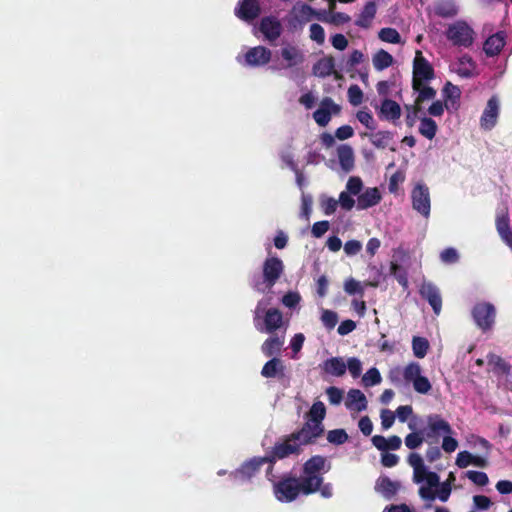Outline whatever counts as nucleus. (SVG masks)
I'll return each instance as SVG.
<instances>
[{
    "label": "nucleus",
    "mask_w": 512,
    "mask_h": 512,
    "mask_svg": "<svg viewBox=\"0 0 512 512\" xmlns=\"http://www.w3.org/2000/svg\"><path fill=\"white\" fill-rule=\"evenodd\" d=\"M269 458L264 456L252 457L244 461L237 469L230 471L229 478L235 484H248L259 473L261 467L267 463Z\"/></svg>",
    "instance_id": "6e6552de"
},
{
    "label": "nucleus",
    "mask_w": 512,
    "mask_h": 512,
    "mask_svg": "<svg viewBox=\"0 0 512 512\" xmlns=\"http://www.w3.org/2000/svg\"><path fill=\"white\" fill-rule=\"evenodd\" d=\"M377 7L374 1H368L358 18L355 20V25L367 29L371 26L373 19L375 18Z\"/></svg>",
    "instance_id": "7c9ffc66"
},
{
    "label": "nucleus",
    "mask_w": 512,
    "mask_h": 512,
    "mask_svg": "<svg viewBox=\"0 0 512 512\" xmlns=\"http://www.w3.org/2000/svg\"><path fill=\"white\" fill-rule=\"evenodd\" d=\"M449 70L462 79H471L479 74L478 65L469 54H462L452 61Z\"/></svg>",
    "instance_id": "4468645a"
},
{
    "label": "nucleus",
    "mask_w": 512,
    "mask_h": 512,
    "mask_svg": "<svg viewBox=\"0 0 512 512\" xmlns=\"http://www.w3.org/2000/svg\"><path fill=\"white\" fill-rule=\"evenodd\" d=\"M281 58L285 62L283 67L291 68L301 64L304 61L303 52L294 45H286L280 51Z\"/></svg>",
    "instance_id": "bb28decb"
},
{
    "label": "nucleus",
    "mask_w": 512,
    "mask_h": 512,
    "mask_svg": "<svg viewBox=\"0 0 512 512\" xmlns=\"http://www.w3.org/2000/svg\"><path fill=\"white\" fill-rule=\"evenodd\" d=\"M340 111V105L336 104L332 98L325 97L321 100L318 109L313 113V119L320 127H325L329 124L332 115H338Z\"/></svg>",
    "instance_id": "dca6fc26"
},
{
    "label": "nucleus",
    "mask_w": 512,
    "mask_h": 512,
    "mask_svg": "<svg viewBox=\"0 0 512 512\" xmlns=\"http://www.w3.org/2000/svg\"><path fill=\"white\" fill-rule=\"evenodd\" d=\"M356 119L369 130L373 131L377 127V123L373 118L372 113L368 110H359L356 113Z\"/></svg>",
    "instance_id": "603ef678"
},
{
    "label": "nucleus",
    "mask_w": 512,
    "mask_h": 512,
    "mask_svg": "<svg viewBox=\"0 0 512 512\" xmlns=\"http://www.w3.org/2000/svg\"><path fill=\"white\" fill-rule=\"evenodd\" d=\"M429 342L426 338L415 336L412 339V350L416 358L422 359L426 356Z\"/></svg>",
    "instance_id": "a18cd8bd"
},
{
    "label": "nucleus",
    "mask_w": 512,
    "mask_h": 512,
    "mask_svg": "<svg viewBox=\"0 0 512 512\" xmlns=\"http://www.w3.org/2000/svg\"><path fill=\"white\" fill-rule=\"evenodd\" d=\"M392 274L397 282L404 288H408V276L405 270L399 268V266L393 264L391 267Z\"/></svg>",
    "instance_id": "774afa93"
},
{
    "label": "nucleus",
    "mask_w": 512,
    "mask_h": 512,
    "mask_svg": "<svg viewBox=\"0 0 512 512\" xmlns=\"http://www.w3.org/2000/svg\"><path fill=\"white\" fill-rule=\"evenodd\" d=\"M435 78L434 68L431 63L423 56L420 50H417L413 60V78L412 83H429Z\"/></svg>",
    "instance_id": "ddd939ff"
},
{
    "label": "nucleus",
    "mask_w": 512,
    "mask_h": 512,
    "mask_svg": "<svg viewBox=\"0 0 512 512\" xmlns=\"http://www.w3.org/2000/svg\"><path fill=\"white\" fill-rule=\"evenodd\" d=\"M320 208L326 216H330L334 214L337 210V207L340 206L339 199L322 194L319 198Z\"/></svg>",
    "instance_id": "79ce46f5"
},
{
    "label": "nucleus",
    "mask_w": 512,
    "mask_h": 512,
    "mask_svg": "<svg viewBox=\"0 0 512 512\" xmlns=\"http://www.w3.org/2000/svg\"><path fill=\"white\" fill-rule=\"evenodd\" d=\"M335 63L332 57H324L313 66V74L320 78L330 76L334 71Z\"/></svg>",
    "instance_id": "c9c22d12"
},
{
    "label": "nucleus",
    "mask_w": 512,
    "mask_h": 512,
    "mask_svg": "<svg viewBox=\"0 0 512 512\" xmlns=\"http://www.w3.org/2000/svg\"><path fill=\"white\" fill-rule=\"evenodd\" d=\"M271 301H272V296L268 295V294H266V296H264L261 300L258 301V303L255 307V310H254V314H253V321H254L255 328H260V326H259L260 320L262 319V316L265 315L266 311L268 309H271L269 307L271 304Z\"/></svg>",
    "instance_id": "58836bf2"
},
{
    "label": "nucleus",
    "mask_w": 512,
    "mask_h": 512,
    "mask_svg": "<svg viewBox=\"0 0 512 512\" xmlns=\"http://www.w3.org/2000/svg\"><path fill=\"white\" fill-rule=\"evenodd\" d=\"M434 13L442 18H452L458 14L455 0H438L434 4Z\"/></svg>",
    "instance_id": "2f4dec72"
},
{
    "label": "nucleus",
    "mask_w": 512,
    "mask_h": 512,
    "mask_svg": "<svg viewBox=\"0 0 512 512\" xmlns=\"http://www.w3.org/2000/svg\"><path fill=\"white\" fill-rule=\"evenodd\" d=\"M401 107L400 105L389 98H384L381 102V105L378 109L379 118L382 120L390 121L395 123L401 117Z\"/></svg>",
    "instance_id": "5701e85b"
},
{
    "label": "nucleus",
    "mask_w": 512,
    "mask_h": 512,
    "mask_svg": "<svg viewBox=\"0 0 512 512\" xmlns=\"http://www.w3.org/2000/svg\"><path fill=\"white\" fill-rule=\"evenodd\" d=\"M271 56V51L264 46L252 47L244 54V64L249 67L264 66L270 61Z\"/></svg>",
    "instance_id": "a211bd4d"
},
{
    "label": "nucleus",
    "mask_w": 512,
    "mask_h": 512,
    "mask_svg": "<svg viewBox=\"0 0 512 512\" xmlns=\"http://www.w3.org/2000/svg\"><path fill=\"white\" fill-rule=\"evenodd\" d=\"M382 200V193L377 187L364 188L363 181L358 176H351L346 182L345 190L339 194L341 209L351 211L367 210L378 205Z\"/></svg>",
    "instance_id": "f03ea898"
},
{
    "label": "nucleus",
    "mask_w": 512,
    "mask_h": 512,
    "mask_svg": "<svg viewBox=\"0 0 512 512\" xmlns=\"http://www.w3.org/2000/svg\"><path fill=\"white\" fill-rule=\"evenodd\" d=\"M326 395L331 405H339L343 400V390L330 386L326 389Z\"/></svg>",
    "instance_id": "e2e57ef3"
},
{
    "label": "nucleus",
    "mask_w": 512,
    "mask_h": 512,
    "mask_svg": "<svg viewBox=\"0 0 512 512\" xmlns=\"http://www.w3.org/2000/svg\"><path fill=\"white\" fill-rule=\"evenodd\" d=\"M393 138L389 131H378L369 135V140L376 148H386Z\"/></svg>",
    "instance_id": "a19ab883"
},
{
    "label": "nucleus",
    "mask_w": 512,
    "mask_h": 512,
    "mask_svg": "<svg viewBox=\"0 0 512 512\" xmlns=\"http://www.w3.org/2000/svg\"><path fill=\"white\" fill-rule=\"evenodd\" d=\"M323 431V423H318L316 421L308 419L307 422L303 425V427L293 435L303 446L314 441L323 433Z\"/></svg>",
    "instance_id": "f3484780"
},
{
    "label": "nucleus",
    "mask_w": 512,
    "mask_h": 512,
    "mask_svg": "<svg viewBox=\"0 0 512 512\" xmlns=\"http://www.w3.org/2000/svg\"><path fill=\"white\" fill-rule=\"evenodd\" d=\"M291 19L294 25H304L314 19L315 9L305 3H297L291 10Z\"/></svg>",
    "instance_id": "b1692460"
},
{
    "label": "nucleus",
    "mask_w": 512,
    "mask_h": 512,
    "mask_svg": "<svg viewBox=\"0 0 512 512\" xmlns=\"http://www.w3.org/2000/svg\"><path fill=\"white\" fill-rule=\"evenodd\" d=\"M337 157L342 171L349 173L353 170L355 165V157L353 148L350 145H339L337 147Z\"/></svg>",
    "instance_id": "cd10ccee"
},
{
    "label": "nucleus",
    "mask_w": 512,
    "mask_h": 512,
    "mask_svg": "<svg viewBox=\"0 0 512 512\" xmlns=\"http://www.w3.org/2000/svg\"><path fill=\"white\" fill-rule=\"evenodd\" d=\"M465 477L478 486H485L489 482L487 474L482 471L469 470L465 473Z\"/></svg>",
    "instance_id": "bf43d9fd"
},
{
    "label": "nucleus",
    "mask_w": 512,
    "mask_h": 512,
    "mask_svg": "<svg viewBox=\"0 0 512 512\" xmlns=\"http://www.w3.org/2000/svg\"><path fill=\"white\" fill-rule=\"evenodd\" d=\"M331 469V463L321 455L312 456L308 459L302 469V475L298 478L303 490V495H310L318 492L323 483V475Z\"/></svg>",
    "instance_id": "7ed1b4c3"
},
{
    "label": "nucleus",
    "mask_w": 512,
    "mask_h": 512,
    "mask_svg": "<svg viewBox=\"0 0 512 512\" xmlns=\"http://www.w3.org/2000/svg\"><path fill=\"white\" fill-rule=\"evenodd\" d=\"M280 159L282 162L291 170L296 171L297 170V163L294 160V152L291 145H288L287 147L283 148L279 152Z\"/></svg>",
    "instance_id": "09e8293b"
},
{
    "label": "nucleus",
    "mask_w": 512,
    "mask_h": 512,
    "mask_svg": "<svg viewBox=\"0 0 512 512\" xmlns=\"http://www.w3.org/2000/svg\"><path fill=\"white\" fill-rule=\"evenodd\" d=\"M378 37L381 41L391 44H399L401 42V36L394 28H382L378 33Z\"/></svg>",
    "instance_id": "de8ad7c7"
},
{
    "label": "nucleus",
    "mask_w": 512,
    "mask_h": 512,
    "mask_svg": "<svg viewBox=\"0 0 512 512\" xmlns=\"http://www.w3.org/2000/svg\"><path fill=\"white\" fill-rule=\"evenodd\" d=\"M412 208L425 219L430 217L431 197L429 188L422 182L415 184L411 191Z\"/></svg>",
    "instance_id": "f8f14e48"
},
{
    "label": "nucleus",
    "mask_w": 512,
    "mask_h": 512,
    "mask_svg": "<svg viewBox=\"0 0 512 512\" xmlns=\"http://www.w3.org/2000/svg\"><path fill=\"white\" fill-rule=\"evenodd\" d=\"M437 129V124L432 118H420L419 133L425 138L432 140L436 136Z\"/></svg>",
    "instance_id": "ea45409f"
},
{
    "label": "nucleus",
    "mask_w": 512,
    "mask_h": 512,
    "mask_svg": "<svg viewBox=\"0 0 512 512\" xmlns=\"http://www.w3.org/2000/svg\"><path fill=\"white\" fill-rule=\"evenodd\" d=\"M428 84L429 83H419V85H416L412 83V88L414 92L417 93L416 103L432 100L436 96V90Z\"/></svg>",
    "instance_id": "4c0bfd02"
},
{
    "label": "nucleus",
    "mask_w": 512,
    "mask_h": 512,
    "mask_svg": "<svg viewBox=\"0 0 512 512\" xmlns=\"http://www.w3.org/2000/svg\"><path fill=\"white\" fill-rule=\"evenodd\" d=\"M261 13L258 0H240L235 8L236 16L246 22L256 19Z\"/></svg>",
    "instance_id": "aec40b11"
},
{
    "label": "nucleus",
    "mask_w": 512,
    "mask_h": 512,
    "mask_svg": "<svg viewBox=\"0 0 512 512\" xmlns=\"http://www.w3.org/2000/svg\"><path fill=\"white\" fill-rule=\"evenodd\" d=\"M381 425L384 430L390 429L395 422V413L389 409H382L380 412Z\"/></svg>",
    "instance_id": "338daca9"
},
{
    "label": "nucleus",
    "mask_w": 512,
    "mask_h": 512,
    "mask_svg": "<svg viewBox=\"0 0 512 512\" xmlns=\"http://www.w3.org/2000/svg\"><path fill=\"white\" fill-rule=\"evenodd\" d=\"M408 463L413 468V482L419 485L418 495L425 502V509L431 508L435 500L443 503L449 500L456 481L453 472H450L446 480L441 482L440 476L425 465L420 454L411 453Z\"/></svg>",
    "instance_id": "f257e3e1"
},
{
    "label": "nucleus",
    "mask_w": 512,
    "mask_h": 512,
    "mask_svg": "<svg viewBox=\"0 0 512 512\" xmlns=\"http://www.w3.org/2000/svg\"><path fill=\"white\" fill-rule=\"evenodd\" d=\"M381 381V374L375 367L370 368L362 377V383L365 387L378 385L381 383Z\"/></svg>",
    "instance_id": "3c124183"
},
{
    "label": "nucleus",
    "mask_w": 512,
    "mask_h": 512,
    "mask_svg": "<svg viewBox=\"0 0 512 512\" xmlns=\"http://www.w3.org/2000/svg\"><path fill=\"white\" fill-rule=\"evenodd\" d=\"M394 62V59L390 53L380 49L372 57V64L375 70L383 71L389 68Z\"/></svg>",
    "instance_id": "e433bc0d"
},
{
    "label": "nucleus",
    "mask_w": 512,
    "mask_h": 512,
    "mask_svg": "<svg viewBox=\"0 0 512 512\" xmlns=\"http://www.w3.org/2000/svg\"><path fill=\"white\" fill-rule=\"evenodd\" d=\"M301 446L302 445L293 434L282 441L275 443L272 450L264 456L265 458H269L267 463L268 466H271V471H273V465L277 460L285 459L294 454H299Z\"/></svg>",
    "instance_id": "1a4fd4ad"
},
{
    "label": "nucleus",
    "mask_w": 512,
    "mask_h": 512,
    "mask_svg": "<svg viewBox=\"0 0 512 512\" xmlns=\"http://www.w3.org/2000/svg\"><path fill=\"white\" fill-rule=\"evenodd\" d=\"M345 407L351 414L365 411L368 407L365 394L359 389H350L345 400Z\"/></svg>",
    "instance_id": "4be33fe9"
},
{
    "label": "nucleus",
    "mask_w": 512,
    "mask_h": 512,
    "mask_svg": "<svg viewBox=\"0 0 512 512\" xmlns=\"http://www.w3.org/2000/svg\"><path fill=\"white\" fill-rule=\"evenodd\" d=\"M347 369L353 378H358L362 373V363L356 357L349 358L346 363Z\"/></svg>",
    "instance_id": "69168bd1"
},
{
    "label": "nucleus",
    "mask_w": 512,
    "mask_h": 512,
    "mask_svg": "<svg viewBox=\"0 0 512 512\" xmlns=\"http://www.w3.org/2000/svg\"><path fill=\"white\" fill-rule=\"evenodd\" d=\"M500 114V100L498 96H491L480 117V127L485 131L492 130L498 121Z\"/></svg>",
    "instance_id": "2eb2a0df"
},
{
    "label": "nucleus",
    "mask_w": 512,
    "mask_h": 512,
    "mask_svg": "<svg viewBox=\"0 0 512 512\" xmlns=\"http://www.w3.org/2000/svg\"><path fill=\"white\" fill-rule=\"evenodd\" d=\"M309 37L318 45H322L325 42V31L324 28L317 23H313L309 27Z\"/></svg>",
    "instance_id": "4d7b16f0"
},
{
    "label": "nucleus",
    "mask_w": 512,
    "mask_h": 512,
    "mask_svg": "<svg viewBox=\"0 0 512 512\" xmlns=\"http://www.w3.org/2000/svg\"><path fill=\"white\" fill-rule=\"evenodd\" d=\"M312 197L308 194H303L301 198V211L300 217L309 220L310 215L312 213Z\"/></svg>",
    "instance_id": "052dcab7"
},
{
    "label": "nucleus",
    "mask_w": 512,
    "mask_h": 512,
    "mask_svg": "<svg viewBox=\"0 0 512 512\" xmlns=\"http://www.w3.org/2000/svg\"><path fill=\"white\" fill-rule=\"evenodd\" d=\"M443 97L445 98V107L447 110L457 109L459 106V100L461 91L458 86L453 85L451 82H447L442 90Z\"/></svg>",
    "instance_id": "c756f323"
},
{
    "label": "nucleus",
    "mask_w": 512,
    "mask_h": 512,
    "mask_svg": "<svg viewBox=\"0 0 512 512\" xmlns=\"http://www.w3.org/2000/svg\"><path fill=\"white\" fill-rule=\"evenodd\" d=\"M425 441L437 440L445 434H454L451 425L439 414H429L426 417V426L421 430Z\"/></svg>",
    "instance_id": "9d476101"
},
{
    "label": "nucleus",
    "mask_w": 512,
    "mask_h": 512,
    "mask_svg": "<svg viewBox=\"0 0 512 512\" xmlns=\"http://www.w3.org/2000/svg\"><path fill=\"white\" fill-rule=\"evenodd\" d=\"M496 227L502 241L512 250V231L510 229V219L507 211L498 212Z\"/></svg>",
    "instance_id": "a878e982"
},
{
    "label": "nucleus",
    "mask_w": 512,
    "mask_h": 512,
    "mask_svg": "<svg viewBox=\"0 0 512 512\" xmlns=\"http://www.w3.org/2000/svg\"><path fill=\"white\" fill-rule=\"evenodd\" d=\"M266 477L272 483V492L275 499L280 503H291L300 495H303L301 483H299L298 478L294 476L286 474L279 479H274L271 466H268Z\"/></svg>",
    "instance_id": "20e7f679"
},
{
    "label": "nucleus",
    "mask_w": 512,
    "mask_h": 512,
    "mask_svg": "<svg viewBox=\"0 0 512 512\" xmlns=\"http://www.w3.org/2000/svg\"><path fill=\"white\" fill-rule=\"evenodd\" d=\"M327 441L334 445H342L348 440V434L344 429H334L327 432Z\"/></svg>",
    "instance_id": "864d4df0"
},
{
    "label": "nucleus",
    "mask_w": 512,
    "mask_h": 512,
    "mask_svg": "<svg viewBox=\"0 0 512 512\" xmlns=\"http://www.w3.org/2000/svg\"><path fill=\"white\" fill-rule=\"evenodd\" d=\"M322 369L329 375L341 377L346 372V363L341 357H332L323 362Z\"/></svg>",
    "instance_id": "473e14b6"
},
{
    "label": "nucleus",
    "mask_w": 512,
    "mask_h": 512,
    "mask_svg": "<svg viewBox=\"0 0 512 512\" xmlns=\"http://www.w3.org/2000/svg\"><path fill=\"white\" fill-rule=\"evenodd\" d=\"M488 362L491 364L495 371L498 373H502L505 375L510 374V365L503 360L500 356L495 354H490L488 356Z\"/></svg>",
    "instance_id": "8fccbe9b"
},
{
    "label": "nucleus",
    "mask_w": 512,
    "mask_h": 512,
    "mask_svg": "<svg viewBox=\"0 0 512 512\" xmlns=\"http://www.w3.org/2000/svg\"><path fill=\"white\" fill-rule=\"evenodd\" d=\"M282 319V313L277 308L268 309L260 320V328L256 329L260 332L272 333L281 327Z\"/></svg>",
    "instance_id": "412c9836"
},
{
    "label": "nucleus",
    "mask_w": 512,
    "mask_h": 512,
    "mask_svg": "<svg viewBox=\"0 0 512 512\" xmlns=\"http://www.w3.org/2000/svg\"><path fill=\"white\" fill-rule=\"evenodd\" d=\"M283 272L284 264L280 258L267 257L263 263L262 277L254 276L250 282L251 287L259 293L270 294Z\"/></svg>",
    "instance_id": "39448f33"
},
{
    "label": "nucleus",
    "mask_w": 512,
    "mask_h": 512,
    "mask_svg": "<svg viewBox=\"0 0 512 512\" xmlns=\"http://www.w3.org/2000/svg\"><path fill=\"white\" fill-rule=\"evenodd\" d=\"M505 43L506 33L503 31H498L485 40L483 44V51L488 57L496 56L500 53Z\"/></svg>",
    "instance_id": "393cba45"
},
{
    "label": "nucleus",
    "mask_w": 512,
    "mask_h": 512,
    "mask_svg": "<svg viewBox=\"0 0 512 512\" xmlns=\"http://www.w3.org/2000/svg\"><path fill=\"white\" fill-rule=\"evenodd\" d=\"M326 416V407L322 401H315L308 413V419L323 423Z\"/></svg>",
    "instance_id": "49530a36"
},
{
    "label": "nucleus",
    "mask_w": 512,
    "mask_h": 512,
    "mask_svg": "<svg viewBox=\"0 0 512 512\" xmlns=\"http://www.w3.org/2000/svg\"><path fill=\"white\" fill-rule=\"evenodd\" d=\"M419 293L428 301L434 313L439 315L442 308V297L438 287L431 282L424 281L419 287Z\"/></svg>",
    "instance_id": "6ab92c4d"
},
{
    "label": "nucleus",
    "mask_w": 512,
    "mask_h": 512,
    "mask_svg": "<svg viewBox=\"0 0 512 512\" xmlns=\"http://www.w3.org/2000/svg\"><path fill=\"white\" fill-rule=\"evenodd\" d=\"M344 290L349 295H360L362 297L364 294L363 285L360 281H357L354 278H348L345 281Z\"/></svg>",
    "instance_id": "6e6d98bb"
},
{
    "label": "nucleus",
    "mask_w": 512,
    "mask_h": 512,
    "mask_svg": "<svg viewBox=\"0 0 512 512\" xmlns=\"http://www.w3.org/2000/svg\"><path fill=\"white\" fill-rule=\"evenodd\" d=\"M476 35L472 26L464 20H456L450 23L445 30L446 39L453 46L464 49L473 46Z\"/></svg>",
    "instance_id": "423d86ee"
},
{
    "label": "nucleus",
    "mask_w": 512,
    "mask_h": 512,
    "mask_svg": "<svg viewBox=\"0 0 512 512\" xmlns=\"http://www.w3.org/2000/svg\"><path fill=\"white\" fill-rule=\"evenodd\" d=\"M424 440H425V437L421 434V431L420 432H412L405 437V445L409 449H416L419 446H421V444L423 443Z\"/></svg>",
    "instance_id": "680f3d73"
},
{
    "label": "nucleus",
    "mask_w": 512,
    "mask_h": 512,
    "mask_svg": "<svg viewBox=\"0 0 512 512\" xmlns=\"http://www.w3.org/2000/svg\"><path fill=\"white\" fill-rule=\"evenodd\" d=\"M400 488V482L393 481L388 477L379 478L376 483V489L386 498L394 496Z\"/></svg>",
    "instance_id": "f704fd0d"
},
{
    "label": "nucleus",
    "mask_w": 512,
    "mask_h": 512,
    "mask_svg": "<svg viewBox=\"0 0 512 512\" xmlns=\"http://www.w3.org/2000/svg\"><path fill=\"white\" fill-rule=\"evenodd\" d=\"M283 345V339L277 336L268 338L262 345V352L266 356H273L280 351Z\"/></svg>",
    "instance_id": "c03bdc74"
},
{
    "label": "nucleus",
    "mask_w": 512,
    "mask_h": 512,
    "mask_svg": "<svg viewBox=\"0 0 512 512\" xmlns=\"http://www.w3.org/2000/svg\"><path fill=\"white\" fill-rule=\"evenodd\" d=\"M402 377L406 384L412 385L414 391L421 395H427L432 389L430 380L423 374L418 362H410L402 368Z\"/></svg>",
    "instance_id": "0eeeda50"
},
{
    "label": "nucleus",
    "mask_w": 512,
    "mask_h": 512,
    "mask_svg": "<svg viewBox=\"0 0 512 512\" xmlns=\"http://www.w3.org/2000/svg\"><path fill=\"white\" fill-rule=\"evenodd\" d=\"M347 96L352 106H358L363 102L364 94L361 88L354 84L348 88Z\"/></svg>",
    "instance_id": "5fc2aeb1"
},
{
    "label": "nucleus",
    "mask_w": 512,
    "mask_h": 512,
    "mask_svg": "<svg viewBox=\"0 0 512 512\" xmlns=\"http://www.w3.org/2000/svg\"><path fill=\"white\" fill-rule=\"evenodd\" d=\"M458 448V441L453 434H445L442 436L441 449L446 453H452Z\"/></svg>",
    "instance_id": "0e129e2a"
},
{
    "label": "nucleus",
    "mask_w": 512,
    "mask_h": 512,
    "mask_svg": "<svg viewBox=\"0 0 512 512\" xmlns=\"http://www.w3.org/2000/svg\"><path fill=\"white\" fill-rule=\"evenodd\" d=\"M261 375L265 378H283L285 376V366L279 358L274 357L265 363Z\"/></svg>",
    "instance_id": "c85d7f7f"
},
{
    "label": "nucleus",
    "mask_w": 512,
    "mask_h": 512,
    "mask_svg": "<svg viewBox=\"0 0 512 512\" xmlns=\"http://www.w3.org/2000/svg\"><path fill=\"white\" fill-rule=\"evenodd\" d=\"M471 314L476 326L484 332L492 329L495 324L496 308L492 303H476Z\"/></svg>",
    "instance_id": "9b49d317"
},
{
    "label": "nucleus",
    "mask_w": 512,
    "mask_h": 512,
    "mask_svg": "<svg viewBox=\"0 0 512 512\" xmlns=\"http://www.w3.org/2000/svg\"><path fill=\"white\" fill-rule=\"evenodd\" d=\"M321 322L324 325V327L327 328L328 330L333 329L338 322L337 313L332 310L322 309Z\"/></svg>",
    "instance_id": "13d9d810"
},
{
    "label": "nucleus",
    "mask_w": 512,
    "mask_h": 512,
    "mask_svg": "<svg viewBox=\"0 0 512 512\" xmlns=\"http://www.w3.org/2000/svg\"><path fill=\"white\" fill-rule=\"evenodd\" d=\"M301 301L302 297L298 291H288L281 298L283 306L290 310H298L300 308Z\"/></svg>",
    "instance_id": "37998d69"
},
{
    "label": "nucleus",
    "mask_w": 512,
    "mask_h": 512,
    "mask_svg": "<svg viewBox=\"0 0 512 512\" xmlns=\"http://www.w3.org/2000/svg\"><path fill=\"white\" fill-rule=\"evenodd\" d=\"M260 31L267 39L275 40L280 36L281 27L276 19L266 17L260 23Z\"/></svg>",
    "instance_id": "72a5a7b5"
}]
</instances>
